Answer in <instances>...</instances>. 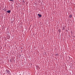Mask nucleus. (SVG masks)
<instances>
[{"instance_id":"1","label":"nucleus","mask_w":75,"mask_h":75,"mask_svg":"<svg viewBox=\"0 0 75 75\" xmlns=\"http://www.w3.org/2000/svg\"><path fill=\"white\" fill-rule=\"evenodd\" d=\"M38 15L39 16V17H42V15H41V14H38Z\"/></svg>"},{"instance_id":"5","label":"nucleus","mask_w":75,"mask_h":75,"mask_svg":"<svg viewBox=\"0 0 75 75\" xmlns=\"http://www.w3.org/2000/svg\"><path fill=\"white\" fill-rule=\"evenodd\" d=\"M10 1H13V0H9Z\"/></svg>"},{"instance_id":"3","label":"nucleus","mask_w":75,"mask_h":75,"mask_svg":"<svg viewBox=\"0 0 75 75\" xmlns=\"http://www.w3.org/2000/svg\"><path fill=\"white\" fill-rule=\"evenodd\" d=\"M69 17H70V18H72V15H70L69 16Z\"/></svg>"},{"instance_id":"4","label":"nucleus","mask_w":75,"mask_h":75,"mask_svg":"<svg viewBox=\"0 0 75 75\" xmlns=\"http://www.w3.org/2000/svg\"><path fill=\"white\" fill-rule=\"evenodd\" d=\"M8 72H10V71H9V70H8Z\"/></svg>"},{"instance_id":"2","label":"nucleus","mask_w":75,"mask_h":75,"mask_svg":"<svg viewBox=\"0 0 75 75\" xmlns=\"http://www.w3.org/2000/svg\"><path fill=\"white\" fill-rule=\"evenodd\" d=\"M7 12L8 13H11V11L10 10H8L7 11Z\"/></svg>"}]
</instances>
